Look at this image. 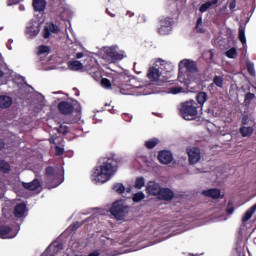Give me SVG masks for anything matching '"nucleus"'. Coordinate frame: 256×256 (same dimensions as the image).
Returning a JSON list of instances; mask_svg holds the SVG:
<instances>
[{"label": "nucleus", "instance_id": "obj_59", "mask_svg": "<svg viewBox=\"0 0 256 256\" xmlns=\"http://www.w3.org/2000/svg\"><path fill=\"white\" fill-rule=\"evenodd\" d=\"M4 73L2 72V70L0 69V78L3 77Z\"/></svg>", "mask_w": 256, "mask_h": 256}, {"label": "nucleus", "instance_id": "obj_63", "mask_svg": "<svg viewBox=\"0 0 256 256\" xmlns=\"http://www.w3.org/2000/svg\"><path fill=\"white\" fill-rule=\"evenodd\" d=\"M220 199H223V196H220Z\"/></svg>", "mask_w": 256, "mask_h": 256}, {"label": "nucleus", "instance_id": "obj_60", "mask_svg": "<svg viewBox=\"0 0 256 256\" xmlns=\"http://www.w3.org/2000/svg\"><path fill=\"white\" fill-rule=\"evenodd\" d=\"M166 83H171V80L165 79Z\"/></svg>", "mask_w": 256, "mask_h": 256}, {"label": "nucleus", "instance_id": "obj_55", "mask_svg": "<svg viewBox=\"0 0 256 256\" xmlns=\"http://www.w3.org/2000/svg\"><path fill=\"white\" fill-rule=\"evenodd\" d=\"M21 0H10V3H14V4H17V3H20Z\"/></svg>", "mask_w": 256, "mask_h": 256}, {"label": "nucleus", "instance_id": "obj_15", "mask_svg": "<svg viewBox=\"0 0 256 256\" xmlns=\"http://www.w3.org/2000/svg\"><path fill=\"white\" fill-rule=\"evenodd\" d=\"M169 27H171V18H162L160 20V27L158 28V33L160 35H167V33H169Z\"/></svg>", "mask_w": 256, "mask_h": 256}, {"label": "nucleus", "instance_id": "obj_17", "mask_svg": "<svg viewBox=\"0 0 256 256\" xmlns=\"http://www.w3.org/2000/svg\"><path fill=\"white\" fill-rule=\"evenodd\" d=\"M209 99V96L207 95V92H198L196 95V103L200 109V111H203V105L207 103V100Z\"/></svg>", "mask_w": 256, "mask_h": 256}, {"label": "nucleus", "instance_id": "obj_11", "mask_svg": "<svg viewBox=\"0 0 256 256\" xmlns=\"http://www.w3.org/2000/svg\"><path fill=\"white\" fill-rule=\"evenodd\" d=\"M58 111L61 113V115H73L75 106L67 101H61L58 103Z\"/></svg>", "mask_w": 256, "mask_h": 256}, {"label": "nucleus", "instance_id": "obj_28", "mask_svg": "<svg viewBox=\"0 0 256 256\" xmlns=\"http://www.w3.org/2000/svg\"><path fill=\"white\" fill-rule=\"evenodd\" d=\"M0 171L1 173H9L11 171V165L5 160H0Z\"/></svg>", "mask_w": 256, "mask_h": 256}, {"label": "nucleus", "instance_id": "obj_7", "mask_svg": "<svg viewBox=\"0 0 256 256\" xmlns=\"http://www.w3.org/2000/svg\"><path fill=\"white\" fill-rule=\"evenodd\" d=\"M45 183L49 187H59L61 185V174L55 171L53 166H48L45 168Z\"/></svg>", "mask_w": 256, "mask_h": 256}, {"label": "nucleus", "instance_id": "obj_29", "mask_svg": "<svg viewBox=\"0 0 256 256\" xmlns=\"http://www.w3.org/2000/svg\"><path fill=\"white\" fill-rule=\"evenodd\" d=\"M112 189L115 193H118V195H123V193H125V186L122 183L114 184Z\"/></svg>", "mask_w": 256, "mask_h": 256}, {"label": "nucleus", "instance_id": "obj_26", "mask_svg": "<svg viewBox=\"0 0 256 256\" xmlns=\"http://www.w3.org/2000/svg\"><path fill=\"white\" fill-rule=\"evenodd\" d=\"M159 145V140L157 138L149 139L145 142L144 146L146 149H155Z\"/></svg>", "mask_w": 256, "mask_h": 256}, {"label": "nucleus", "instance_id": "obj_52", "mask_svg": "<svg viewBox=\"0 0 256 256\" xmlns=\"http://www.w3.org/2000/svg\"><path fill=\"white\" fill-rule=\"evenodd\" d=\"M45 256H55V254H53V252H50L49 250H46Z\"/></svg>", "mask_w": 256, "mask_h": 256}, {"label": "nucleus", "instance_id": "obj_47", "mask_svg": "<svg viewBox=\"0 0 256 256\" xmlns=\"http://www.w3.org/2000/svg\"><path fill=\"white\" fill-rule=\"evenodd\" d=\"M79 227H81V224H79V222H76V224L72 226V231H77Z\"/></svg>", "mask_w": 256, "mask_h": 256}, {"label": "nucleus", "instance_id": "obj_51", "mask_svg": "<svg viewBox=\"0 0 256 256\" xmlns=\"http://www.w3.org/2000/svg\"><path fill=\"white\" fill-rule=\"evenodd\" d=\"M120 77H121V79H127V81H131V76H127L125 74H122Z\"/></svg>", "mask_w": 256, "mask_h": 256}, {"label": "nucleus", "instance_id": "obj_32", "mask_svg": "<svg viewBox=\"0 0 256 256\" xmlns=\"http://www.w3.org/2000/svg\"><path fill=\"white\" fill-rule=\"evenodd\" d=\"M45 53H51V48L46 45H40L38 47V55H45Z\"/></svg>", "mask_w": 256, "mask_h": 256}, {"label": "nucleus", "instance_id": "obj_62", "mask_svg": "<svg viewBox=\"0 0 256 256\" xmlns=\"http://www.w3.org/2000/svg\"><path fill=\"white\" fill-rule=\"evenodd\" d=\"M50 143H53V140H50Z\"/></svg>", "mask_w": 256, "mask_h": 256}, {"label": "nucleus", "instance_id": "obj_61", "mask_svg": "<svg viewBox=\"0 0 256 256\" xmlns=\"http://www.w3.org/2000/svg\"><path fill=\"white\" fill-rule=\"evenodd\" d=\"M1 197H3V195H2V194H0V199H1Z\"/></svg>", "mask_w": 256, "mask_h": 256}, {"label": "nucleus", "instance_id": "obj_27", "mask_svg": "<svg viewBox=\"0 0 256 256\" xmlns=\"http://www.w3.org/2000/svg\"><path fill=\"white\" fill-rule=\"evenodd\" d=\"M238 37H239V41H240V43H242V45H245V43H247V38L245 37V27H243V25H240V27H239Z\"/></svg>", "mask_w": 256, "mask_h": 256}, {"label": "nucleus", "instance_id": "obj_37", "mask_svg": "<svg viewBox=\"0 0 256 256\" xmlns=\"http://www.w3.org/2000/svg\"><path fill=\"white\" fill-rule=\"evenodd\" d=\"M169 92L172 93V95H177L179 93H183V87L173 86V87L169 88Z\"/></svg>", "mask_w": 256, "mask_h": 256}, {"label": "nucleus", "instance_id": "obj_14", "mask_svg": "<svg viewBox=\"0 0 256 256\" xmlns=\"http://www.w3.org/2000/svg\"><path fill=\"white\" fill-rule=\"evenodd\" d=\"M175 198V192L170 188H161L160 194H158V199L160 201H173Z\"/></svg>", "mask_w": 256, "mask_h": 256}, {"label": "nucleus", "instance_id": "obj_42", "mask_svg": "<svg viewBox=\"0 0 256 256\" xmlns=\"http://www.w3.org/2000/svg\"><path fill=\"white\" fill-rule=\"evenodd\" d=\"M253 99H255V94L251 93V92H248L246 95H245V102L246 103H251V101H253Z\"/></svg>", "mask_w": 256, "mask_h": 256}, {"label": "nucleus", "instance_id": "obj_35", "mask_svg": "<svg viewBox=\"0 0 256 256\" xmlns=\"http://www.w3.org/2000/svg\"><path fill=\"white\" fill-rule=\"evenodd\" d=\"M200 25H203V18H202V17H199V18L197 19L195 29H196V31H197L198 33H205V29L200 28V27H199Z\"/></svg>", "mask_w": 256, "mask_h": 256}, {"label": "nucleus", "instance_id": "obj_34", "mask_svg": "<svg viewBox=\"0 0 256 256\" xmlns=\"http://www.w3.org/2000/svg\"><path fill=\"white\" fill-rule=\"evenodd\" d=\"M223 78L222 76H214L213 83L216 85V87H219L220 89L223 88Z\"/></svg>", "mask_w": 256, "mask_h": 256}, {"label": "nucleus", "instance_id": "obj_49", "mask_svg": "<svg viewBox=\"0 0 256 256\" xmlns=\"http://www.w3.org/2000/svg\"><path fill=\"white\" fill-rule=\"evenodd\" d=\"M5 149V140L0 139V151H3Z\"/></svg>", "mask_w": 256, "mask_h": 256}, {"label": "nucleus", "instance_id": "obj_16", "mask_svg": "<svg viewBox=\"0 0 256 256\" xmlns=\"http://www.w3.org/2000/svg\"><path fill=\"white\" fill-rule=\"evenodd\" d=\"M204 197H210L211 199H221V190L219 188H210L202 192Z\"/></svg>", "mask_w": 256, "mask_h": 256}, {"label": "nucleus", "instance_id": "obj_4", "mask_svg": "<svg viewBox=\"0 0 256 256\" xmlns=\"http://www.w3.org/2000/svg\"><path fill=\"white\" fill-rule=\"evenodd\" d=\"M3 215L8 218L11 217L12 222L17 227H20L21 223L25 220V217H27V204H25V202H20L15 205L13 213L8 210H3Z\"/></svg>", "mask_w": 256, "mask_h": 256}, {"label": "nucleus", "instance_id": "obj_44", "mask_svg": "<svg viewBox=\"0 0 256 256\" xmlns=\"http://www.w3.org/2000/svg\"><path fill=\"white\" fill-rule=\"evenodd\" d=\"M59 133H63V135H67V133H69V128L68 127L63 128L62 126H60Z\"/></svg>", "mask_w": 256, "mask_h": 256}, {"label": "nucleus", "instance_id": "obj_18", "mask_svg": "<svg viewBox=\"0 0 256 256\" xmlns=\"http://www.w3.org/2000/svg\"><path fill=\"white\" fill-rule=\"evenodd\" d=\"M22 187L24 189H27L28 191H37L39 187H41V181L39 179L35 178L32 182H23Z\"/></svg>", "mask_w": 256, "mask_h": 256}, {"label": "nucleus", "instance_id": "obj_24", "mask_svg": "<svg viewBox=\"0 0 256 256\" xmlns=\"http://www.w3.org/2000/svg\"><path fill=\"white\" fill-rule=\"evenodd\" d=\"M68 68L70 71H81L83 69V63L79 60H72L68 62Z\"/></svg>", "mask_w": 256, "mask_h": 256}, {"label": "nucleus", "instance_id": "obj_30", "mask_svg": "<svg viewBox=\"0 0 256 256\" xmlns=\"http://www.w3.org/2000/svg\"><path fill=\"white\" fill-rule=\"evenodd\" d=\"M143 199H145V193H143V192L135 193L132 198L134 203H141V201H143Z\"/></svg>", "mask_w": 256, "mask_h": 256}, {"label": "nucleus", "instance_id": "obj_3", "mask_svg": "<svg viewBox=\"0 0 256 256\" xmlns=\"http://www.w3.org/2000/svg\"><path fill=\"white\" fill-rule=\"evenodd\" d=\"M13 229H19V226L15 225L13 218L3 216L0 217V239H13L17 237V232Z\"/></svg>", "mask_w": 256, "mask_h": 256}, {"label": "nucleus", "instance_id": "obj_5", "mask_svg": "<svg viewBox=\"0 0 256 256\" xmlns=\"http://www.w3.org/2000/svg\"><path fill=\"white\" fill-rule=\"evenodd\" d=\"M110 214L116 221H123L129 215V206L123 200H116L110 207Z\"/></svg>", "mask_w": 256, "mask_h": 256}, {"label": "nucleus", "instance_id": "obj_41", "mask_svg": "<svg viewBox=\"0 0 256 256\" xmlns=\"http://www.w3.org/2000/svg\"><path fill=\"white\" fill-rule=\"evenodd\" d=\"M247 71L250 75H255V66L253 65V63H247Z\"/></svg>", "mask_w": 256, "mask_h": 256}, {"label": "nucleus", "instance_id": "obj_46", "mask_svg": "<svg viewBox=\"0 0 256 256\" xmlns=\"http://www.w3.org/2000/svg\"><path fill=\"white\" fill-rule=\"evenodd\" d=\"M235 7H237V3L235 2V0H233L232 2H230V5H229L230 11H233Z\"/></svg>", "mask_w": 256, "mask_h": 256}, {"label": "nucleus", "instance_id": "obj_9", "mask_svg": "<svg viewBox=\"0 0 256 256\" xmlns=\"http://www.w3.org/2000/svg\"><path fill=\"white\" fill-rule=\"evenodd\" d=\"M190 165H195L201 161V150L193 147L187 150Z\"/></svg>", "mask_w": 256, "mask_h": 256}, {"label": "nucleus", "instance_id": "obj_20", "mask_svg": "<svg viewBox=\"0 0 256 256\" xmlns=\"http://www.w3.org/2000/svg\"><path fill=\"white\" fill-rule=\"evenodd\" d=\"M32 7L34 11L42 12L45 11L47 8V1L46 0H33Z\"/></svg>", "mask_w": 256, "mask_h": 256}, {"label": "nucleus", "instance_id": "obj_58", "mask_svg": "<svg viewBox=\"0 0 256 256\" xmlns=\"http://www.w3.org/2000/svg\"><path fill=\"white\" fill-rule=\"evenodd\" d=\"M93 69H94L93 74H94V75H97V68H93Z\"/></svg>", "mask_w": 256, "mask_h": 256}, {"label": "nucleus", "instance_id": "obj_45", "mask_svg": "<svg viewBox=\"0 0 256 256\" xmlns=\"http://www.w3.org/2000/svg\"><path fill=\"white\" fill-rule=\"evenodd\" d=\"M249 123V116L242 117V125H248Z\"/></svg>", "mask_w": 256, "mask_h": 256}, {"label": "nucleus", "instance_id": "obj_31", "mask_svg": "<svg viewBox=\"0 0 256 256\" xmlns=\"http://www.w3.org/2000/svg\"><path fill=\"white\" fill-rule=\"evenodd\" d=\"M134 187L135 189H143V187H145V178L143 177L136 178Z\"/></svg>", "mask_w": 256, "mask_h": 256}, {"label": "nucleus", "instance_id": "obj_40", "mask_svg": "<svg viewBox=\"0 0 256 256\" xmlns=\"http://www.w3.org/2000/svg\"><path fill=\"white\" fill-rule=\"evenodd\" d=\"M49 37H51V30L49 29L48 26H45L43 29V38L49 39Z\"/></svg>", "mask_w": 256, "mask_h": 256}, {"label": "nucleus", "instance_id": "obj_12", "mask_svg": "<svg viewBox=\"0 0 256 256\" xmlns=\"http://www.w3.org/2000/svg\"><path fill=\"white\" fill-rule=\"evenodd\" d=\"M158 161L162 165H169V163L173 162V153L168 150H162L158 153Z\"/></svg>", "mask_w": 256, "mask_h": 256}, {"label": "nucleus", "instance_id": "obj_33", "mask_svg": "<svg viewBox=\"0 0 256 256\" xmlns=\"http://www.w3.org/2000/svg\"><path fill=\"white\" fill-rule=\"evenodd\" d=\"M226 57H228V59H235V57H237V48L235 47L230 48L226 52Z\"/></svg>", "mask_w": 256, "mask_h": 256}, {"label": "nucleus", "instance_id": "obj_19", "mask_svg": "<svg viewBox=\"0 0 256 256\" xmlns=\"http://www.w3.org/2000/svg\"><path fill=\"white\" fill-rule=\"evenodd\" d=\"M219 5V0H210L207 1L206 3L202 4L199 7V12L200 13H206V11H209V9H215Z\"/></svg>", "mask_w": 256, "mask_h": 256}, {"label": "nucleus", "instance_id": "obj_39", "mask_svg": "<svg viewBox=\"0 0 256 256\" xmlns=\"http://www.w3.org/2000/svg\"><path fill=\"white\" fill-rule=\"evenodd\" d=\"M129 89H131V86H129V85H122L120 87V93H122V95H129Z\"/></svg>", "mask_w": 256, "mask_h": 256}, {"label": "nucleus", "instance_id": "obj_2", "mask_svg": "<svg viewBox=\"0 0 256 256\" xmlns=\"http://www.w3.org/2000/svg\"><path fill=\"white\" fill-rule=\"evenodd\" d=\"M199 104L195 100H189L180 104L179 115L184 121L199 119Z\"/></svg>", "mask_w": 256, "mask_h": 256}, {"label": "nucleus", "instance_id": "obj_8", "mask_svg": "<svg viewBox=\"0 0 256 256\" xmlns=\"http://www.w3.org/2000/svg\"><path fill=\"white\" fill-rule=\"evenodd\" d=\"M123 51H117L115 47L107 48L105 51V57L110 63H117V61H123L125 55Z\"/></svg>", "mask_w": 256, "mask_h": 256}, {"label": "nucleus", "instance_id": "obj_43", "mask_svg": "<svg viewBox=\"0 0 256 256\" xmlns=\"http://www.w3.org/2000/svg\"><path fill=\"white\" fill-rule=\"evenodd\" d=\"M55 153L59 157L65 153V149H63L62 147L56 146Z\"/></svg>", "mask_w": 256, "mask_h": 256}, {"label": "nucleus", "instance_id": "obj_22", "mask_svg": "<svg viewBox=\"0 0 256 256\" xmlns=\"http://www.w3.org/2000/svg\"><path fill=\"white\" fill-rule=\"evenodd\" d=\"M254 131L255 129H253V126H241L239 128L241 137H251Z\"/></svg>", "mask_w": 256, "mask_h": 256}, {"label": "nucleus", "instance_id": "obj_48", "mask_svg": "<svg viewBox=\"0 0 256 256\" xmlns=\"http://www.w3.org/2000/svg\"><path fill=\"white\" fill-rule=\"evenodd\" d=\"M83 57H85V53H83V52H78L76 54V59H83Z\"/></svg>", "mask_w": 256, "mask_h": 256}, {"label": "nucleus", "instance_id": "obj_13", "mask_svg": "<svg viewBox=\"0 0 256 256\" xmlns=\"http://www.w3.org/2000/svg\"><path fill=\"white\" fill-rule=\"evenodd\" d=\"M179 67H185L188 73H197L199 71V68H197V62L189 59L180 61Z\"/></svg>", "mask_w": 256, "mask_h": 256}, {"label": "nucleus", "instance_id": "obj_10", "mask_svg": "<svg viewBox=\"0 0 256 256\" xmlns=\"http://www.w3.org/2000/svg\"><path fill=\"white\" fill-rule=\"evenodd\" d=\"M161 189V185L155 181H149L146 185V193L153 197H159Z\"/></svg>", "mask_w": 256, "mask_h": 256}, {"label": "nucleus", "instance_id": "obj_56", "mask_svg": "<svg viewBox=\"0 0 256 256\" xmlns=\"http://www.w3.org/2000/svg\"><path fill=\"white\" fill-rule=\"evenodd\" d=\"M127 15H128V17H133V15H135V14L133 12H131V11H128Z\"/></svg>", "mask_w": 256, "mask_h": 256}, {"label": "nucleus", "instance_id": "obj_23", "mask_svg": "<svg viewBox=\"0 0 256 256\" xmlns=\"http://www.w3.org/2000/svg\"><path fill=\"white\" fill-rule=\"evenodd\" d=\"M255 211H256V203L250 207L244 214V216L242 217V224L245 225V223L247 221H249V219H251V217H253V215H255Z\"/></svg>", "mask_w": 256, "mask_h": 256}, {"label": "nucleus", "instance_id": "obj_25", "mask_svg": "<svg viewBox=\"0 0 256 256\" xmlns=\"http://www.w3.org/2000/svg\"><path fill=\"white\" fill-rule=\"evenodd\" d=\"M39 31H41V29L39 28V26L35 25H31L26 28V33L31 39H33V37H37L39 35Z\"/></svg>", "mask_w": 256, "mask_h": 256}, {"label": "nucleus", "instance_id": "obj_1", "mask_svg": "<svg viewBox=\"0 0 256 256\" xmlns=\"http://www.w3.org/2000/svg\"><path fill=\"white\" fill-rule=\"evenodd\" d=\"M119 163H121V158L117 157L115 154L103 158L100 170H96L95 172V180L98 181V183H107V181L117 173Z\"/></svg>", "mask_w": 256, "mask_h": 256}, {"label": "nucleus", "instance_id": "obj_50", "mask_svg": "<svg viewBox=\"0 0 256 256\" xmlns=\"http://www.w3.org/2000/svg\"><path fill=\"white\" fill-rule=\"evenodd\" d=\"M233 211H235V208H228V209L226 210V213H227L228 215H233Z\"/></svg>", "mask_w": 256, "mask_h": 256}, {"label": "nucleus", "instance_id": "obj_38", "mask_svg": "<svg viewBox=\"0 0 256 256\" xmlns=\"http://www.w3.org/2000/svg\"><path fill=\"white\" fill-rule=\"evenodd\" d=\"M101 85L102 87H105V89H111V80L107 78H102Z\"/></svg>", "mask_w": 256, "mask_h": 256}, {"label": "nucleus", "instance_id": "obj_57", "mask_svg": "<svg viewBox=\"0 0 256 256\" xmlns=\"http://www.w3.org/2000/svg\"><path fill=\"white\" fill-rule=\"evenodd\" d=\"M189 256H203V254H196V255H195V254H191V253H190Z\"/></svg>", "mask_w": 256, "mask_h": 256}, {"label": "nucleus", "instance_id": "obj_6", "mask_svg": "<svg viewBox=\"0 0 256 256\" xmlns=\"http://www.w3.org/2000/svg\"><path fill=\"white\" fill-rule=\"evenodd\" d=\"M160 63V66H159ZM165 61L156 62L152 67L148 69L147 78L152 83H157L165 75Z\"/></svg>", "mask_w": 256, "mask_h": 256}, {"label": "nucleus", "instance_id": "obj_54", "mask_svg": "<svg viewBox=\"0 0 256 256\" xmlns=\"http://www.w3.org/2000/svg\"><path fill=\"white\" fill-rule=\"evenodd\" d=\"M73 91L75 92L76 97H79V89L74 88Z\"/></svg>", "mask_w": 256, "mask_h": 256}, {"label": "nucleus", "instance_id": "obj_21", "mask_svg": "<svg viewBox=\"0 0 256 256\" xmlns=\"http://www.w3.org/2000/svg\"><path fill=\"white\" fill-rule=\"evenodd\" d=\"M11 105H13V99L11 96H0V109H9Z\"/></svg>", "mask_w": 256, "mask_h": 256}, {"label": "nucleus", "instance_id": "obj_53", "mask_svg": "<svg viewBox=\"0 0 256 256\" xmlns=\"http://www.w3.org/2000/svg\"><path fill=\"white\" fill-rule=\"evenodd\" d=\"M106 13H107V15H109L110 17H115V14L111 13V12L109 11V9H106Z\"/></svg>", "mask_w": 256, "mask_h": 256}, {"label": "nucleus", "instance_id": "obj_36", "mask_svg": "<svg viewBox=\"0 0 256 256\" xmlns=\"http://www.w3.org/2000/svg\"><path fill=\"white\" fill-rule=\"evenodd\" d=\"M46 27L50 30L51 33L57 34L61 29H59V26H57L55 23H50Z\"/></svg>", "mask_w": 256, "mask_h": 256}]
</instances>
